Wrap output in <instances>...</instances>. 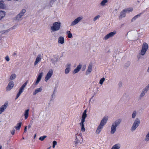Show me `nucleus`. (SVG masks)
Instances as JSON below:
<instances>
[{
  "instance_id": "obj_1",
  "label": "nucleus",
  "mask_w": 149,
  "mask_h": 149,
  "mask_svg": "<svg viewBox=\"0 0 149 149\" xmlns=\"http://www.w3.org/2000/svg\"><path fill=\"white\" fill-rule=\"evenodd\" d=\"M121 121V119H118L113 122L111 127V133L112 134L114 133L116 131V127L119 125Z\"/></svg>"
},
{
  "instance_id": "obj_2",
  "label": "nucleus",
  "mask_w": 149,
  "mask_h": 149,
  "mask_svg": "<svg viewBox=\"0 0 149 149\" xmlns=\"http://www.w3.org/2000/svg\"><path fill=\"white\" fill-rule=\"evenodd\" d=\"M61 23L60 22H55L53 23V26L51 27V29L53 31L59 30L60 28Z\"/></svg>"
},
{
  "instance_id": "obj_3",
  "label": "nucleus",
  "mask_w": 149,
  "mask_h": 149,
  "mask_svg": "<svg viewBox=\"0 0 149 149\" xmlns=\"http://www.w3.org/2000/svg\"><path fill=\"white\" fill-rule=\"evenodd\" d=\"M140 123V120L138 118H136L134 121L131 128V130L132 132L134 131L138 127Z\"/></svg>"
},
{
  "instance_id": "obj_4",
  "label": "nucleus",
  "mask_w": 149,
  "mask_h": 149,
  "mask_svg": "<svg viewBox=\"0 0 149 149\" xmlns=\"http://www.w3.org/2000/svg\"><path fill=\"white\" fill-rule=\"evenodd\" d=\"M148 45L146 43L144 42L143 43L140 53L141 55L143 56L145 55L148 48Z\"/></svg>"
},
{
  "instance_id": "obj_5",
  "label": "nucleus",
  "mask_w": 149,
  "mask_h": 149,
  "mask_svg": "<svg viewBox=\"0 0 149 149\" xmlns=\"http://www.w3.org/2000/svg\"><path fill=\"white\" fill-rule=\"evenodd\" d=\"M53 71L51 69L47 73L45 78V80L47 82L49 79H50L52 75Z\"/></svg>"
},
{
  "instance_id": "obj_6",
  "label": "nucleus",
  "mask_w": 149,
  "mask_h": 149,
  "mask_svg": "<svg viewBox=\"0 0 149 149\" xmlns=\"http://www.w3.org/2000/svg\"><path fill=\"white\" fill-rule=\"evenodd\" d=\"M25 12L26 10H22L15 17V20H20Z\"/></svg>"
},
{
  "instance_id": "obj_7",
  "label": "nucleus",
  "mask_w": 149,
  "mask_h": 149,
  "mask_svg": "<svg viewBox=\"0 0 149 149\" xmlns=\"http://www.w3.org/2000/svg\"><path fill=\"white\" fill-rule=\"evenodd\" d=\"M116 33V31L111 32L106 35L104 38V39L107 40L109 38L113 37Z\"/></svg>"
},
{
  "instance_id": "obj_8",
  "label": "nucleus",
  "mask_w": 149,
  "mask_h": 149,
  "mask_svg": "<svg viewBox=\"0 0 149 149\" xmlns=\"http://www.w3.org/2000/svg\"><path fill=\"white\" fill-rule=\"evenodd\" d=\"M82 19V17H77L74 21H72L70 25L71 26H74L78 23Z\"/></svg>"
},
{
  "instance_id": "obj_9",
  "label": "nucleus",
  "mask_w": 149,
  "mask_h": 149,
  "mask_svg": "<svg viewBox=\"0 0 149 149\" xmlns=\"http://www.w3.org/2000/svg\"><path fill=\"white\" fill-rule=\"evenodd\" d=\"M42 56L40 54H39L36 58V61L34 63V65H36L37 63L41 61Z\"/></svg>"
},
{
  "instance_id": "obj_10",
  "label": "nucleus",
  "mask_w": 149,
  "mask_h": 149,
  "mask_svg": "<svg viewBox=\"0 0 149 149\" xmlns=\"http://www.w3.org/2000/svg\"><path fill=\"white\" fill-rule=\"evenodd\" d=\"M14 85V82L13 81H10L8 84L6 88V91H9L11 90Z\"/></svg>"
},
{
  "instance_id": "obj_11",
  "label": "nucleus",
  "mask_w": 149,
  "mask_h": 149,
  "mask_svg": "<svg viewBox=\"0 0 149 149\" xmlns=\"http://www.w3.org/2000/svg\"><path fill=\"white\" fill-rule=\"evenodd\" d=\"M71 66V64L69 63L67 64L66 65V68L65 70V74H68L70 71Z\"/></svg>"
},
{
  "instance_id": "obj_12",
  "label": "nucleus",
  "mask_w": 149,
  "mask_h": 149,
  "mask_svg": "<svg viewBox=\"0 0 149 149\" xmlns=\"http://www.w3.org/2000/svg\"><path fill=\"white\" fill-rule=\"evenodd\" d=\"M128 10L129 12H131L132 10H123V11L120 13L119 18L121 19L122 18L125 17V13H126L127 11Z\"/></svg>"
},
{
  "instance_id": "obj_13",
  "label": "nucleus",
  "mask_w": 149,
  "mask_h": 149,
  "mask_svg": "<svg viewBox=\"0 0 149 149\" xmlns=\"http://www.w3.org/2000/svg\"><path fill=\"white\" fill-rule=\"evenodd\" d=\"M108 119V117L107 116H104L101 121L100 124L104 126L107 122Z\"/></svg>"
},
{
  "instance_id": "obj_14",
  "label": "nucleus",
  "mask_w": 149,
  "mask_h": 149,
  "mask_svg": "<svg viewBox=\"0 0 149 149\" xmlns=\"http://www.w3.org/2000/svg\"><path fill=\"white\" fill-rule=\"evenodd\" d=\"M8 102H6L3 105L1 106L0 108V114L3 112L4 111V110L8 106Z\"/></svg>"
},
{
  "instance_id": "obj_15",
  "label": "nucleus",
  "mask_w": 149,
  "mask_h": 149,
  "mask_svg": "<svg viewBox=\"0 0 149 149\" xmlns=\"http://www.w3.org/2000/svg\"><path fill=\"white\" fill-rule=\"evenodd\" d=\"M104 126L103 125L100 124V125L98 127L96 131V133L97 134H98L100 133V132L102 130Z\"/></svg>"
},
{
  "instance_id": "obj_16",
  "label": "nucleus",
  "mask_w": 149,
  "mask_h": 149,
  "mask_svg": "<svg viewBox=\"0 0 149 149\" xmlns=\"http://www.w3.org/2000/svg\"><path fill=\"white\" fill-rule=\"evenodd\" d=\"M82 66V65L79 64L73 71V72L75 74L77 73L80 70Z\"/></svg>"
},
{
  "instance_id": "obj_17",
  "label": "nucleus",
  "mask_w": 149,
  "mask_h": 149,
  "mask_svg": "<svg viewBox=\"0 0 149 149\" xmlns=\"http://www.w3.org/2000/svg\"><path fill=\"white\" fill-rule=\"evenodd\" d=\"M92 63H90L88 67L87 70L86 72V74L87 75L89 74L92 71Z\"/></svg>"
},
{
  "instance_id": "obj_18",
  "label": "nucleus",
  "mask_w": 149,
  "mask_h": 149,
  "mask_svg": "<svg viewBox=\"0 0 149 149\" xmlns=\"http://www.w3.org/2000/svg\"><path fill=\"white\" fill-rule=\"evenodd\" d=\"M42 87H40L39 88H37L35 90V91L33 92V95H36L37 93L39 92H40L42 91Z\"/></svg>"
},
{
  "instance_id": "obj_19",
  "label": "nucleus",
  "mask_w": 149,
  "mask_h": 149,
  "mask_svg": "<svg viewBox=\"0 0 149 149\" xmlns=\"http://www.w3.org/2000/svg\"><path fill=\"white\" fill-rule=\"evenodd\" d=\"M58 42L61 44H63L64 42V38L63 37L60 36L58 38Z\"/></svg>"
},
{
  "instance_id": "obj_20",
  "label": "nucleus",
  "mask_w": 149,
  "mask_h": 149,
  "mask_svg": "<svg viewBox=\"0 0 149 149\" xmlns=\"http://www.w3.org/2000/svg\"><path fill=\"white\" fill-rule=\"evenodd\" d=\"M143 13H140L137 15H135V16H134L132 19L131 20V22H132L135 21L137 18L139 17Z\"/></svg>"
},
{
  "instance_id": "obj_21",
  "label": "nucleus",
  "mask_w": 149,
  "mask_h": 149,
  "mask_svg": "<svg viewBox=\"0 0 149 149\" xmlns=\"http://www.w3.org/2000/svg\"><path fill=\"white\" fill-rule=\"evenodd\" d=\"M5 15V12L2 10L0 11V20Z\"/></svg>"
},
{
  "instance_id": "obj_22",
  "label": "nucleus",
  "mask_w": 149,
  "mask_h": 149,
  "mask_svg": "<svg viewBox=\"0 0 149 149\" xmlns=\"http://www.w3.org/2000/svg\"><path fill=\"white\" fill-rule=\"evenodd\" d=\"M29 111V109H27L24 112V116H25V119H27L28 117Z\"/></svg>"
},
{
  "instance_id": "obj_23",
  "label": "nucleus",
  "mask_w": 149,
  "mask_h": 149,
  "mask_svg": "<svg viewBox=\"0 0 149 149\" xmlns=\"http://www.w3.org/2000/svg\"><path fill=\"white\" fill-rule=\"evenodd\" d=\"M22 125V123L19 122L17 123L15 127L17 130H19L20 129Z\"/></svg>"
},
{
  "instance_id": "obj_24",
  "label": "nucleus",
  "mask_w": 149,
  "mask_h": 149,
  "mask_svg": "<svg viewBox=\"0 0 149 149\" xmlns=\"http://www.w3.org/2000/svg\"><path fill=\"white\" fill-rule=\"evenodd\" d=\"M120 147V146L119 144H116L112 147L111 149H119Z\"/></svg>"
},
{
  "instance_id": "obj_25",
  "label": "nucleus",
  "mask_w": 149,
  "mask_h": 149,
  "mask_svg": "<svg viewBox=\"0 0 149 149\" xmlns=\"http://www.w3.org/2000/svg\"><path fill=\"white\" fill-rule=\"evenodd\" d=\"M5 8V5L3 1H0V9H4Z\"/></svg>"
},
{
  "instance_id": "obj_26",
  "label": "nucleus",
  "mask_w": 149,
  "mask_h": 149,
  "mask_svg": "<svg viewBox=\"0 0 149 149\" xmlns=\"http://www.w3.org/2000/svg\"><path fill=\"white\" fill-rule=\"evenodd\" d=\"M58 58H56L55 57L54 58L51 59V61L52 63L55 65V64L58 61Z\"/></svg>"
},
{
  "instance_id": "obj_27",
  "label": "nucleus",
  "mask_w": 149,
  "mask_h": 149,
  "mask_svg": "<svg viewBox=\"0 0 149 149\" xmlns=\"http://www.w3.org/2000/svg\"><path fill=\"white\" fill-rule=\"evenodd\" d=\"M67 34L68 35V37L69 38H72V33H71V32L69 31H67L66 32Z\"/></svg>"
},
{
  "instance_id": "obj_28",
  "label": "nucleus",
  "mask_w": 149,
  "mask_h": 149,
  "mask_svg": "<svg viewBox=\"0 0 149 149\" xmlns=\"http://www.w3.org/2000/svg\"><path fill=\"white\" fill-rule=\"evenodd\" d=\"M56 88H55L54 89V91L53 92V93L52 95L51 100H53L54 99L55 96V94L56 93Z\"/></svg>"
},
{
  "instance_id": "obj_29",
  "label": "nucleus",
  "mask_w": 149,
  "mask_h": 149,
  "mask_svg": "<svg viewBox=\"0 0 149 149\" xmlns=\"http://www.w3.org/2000/svg\"><path fill=\"white\" fill-rule=\"evenodd\" d=\"M43 72L40 73L38 75L37 79L40 80L42 76Z\"/></svg>"
},
{
  "instance_id": "obj_30",
  "label": "nucleus",
  "mask_w": 149,
  "mask_h": 149,
  "mask_svg": "<svg viewBox=\"0 0 149 149\" xmlns=\"http://www.w3.org/2000/svg\"><path fill=\"white\" fill-rule=\"evenodd\" d=\"M16 77V75L15 74H12L10 76V79L11 80H13Z\"/></svg>"
},
{
  "instance_id": "obj_31",
  "label": "nucleus",
  "mask_w": 149,
  "mask_h": 149,
  "mask_svg": "<svg viewBox=\"0 0 149 149\" xmlns=\"http://www.w3.org/2000/svg\"><path fill=\"white\" fill-rule=\"evenodd\" d=\"M136 114L137 113L136 111H134L132 114V118H135L136 115Z\"/></svg>"
},
{
  "instance_id": "obj_32",
  "label": "nucleus",
  "mask_w": 149,
  "mask_h": 149,
  "mask_svg": "<svg viewBox=\"0 0 149 149\" xmlns=\"http://www.w3.org/2000/svg\"><path fill=\"white\" fill-rule=\"evenodd\" d=\"M105 79L104 77L101 78L100 80L99 83L100 84L102 85L103 84V82L105 81Z\"/></svg>"
},
{
  "instance_id": "obj_33",
  "label": "nucleus",
  "mask_w": 149,
  "mask_h": 149,
  "mask_svg": "<svg viewBox=\"0 0 149 149\" xmlns=\"http://www.w3.org/2000/svg\"><path fill=\"white\" fill-rule=\"evenodd\" d=\"M80 125L81 126V130L82 132H85V129L84 128V124H80Z\"/></svg>"
},
{
  "instance_id": "obj_34",
  "label": "nucleus",
  "mask_w": 149,
  "mask_h": 149,
  "mask_svg": "<svg viewBox=\"0 0 149 149\" xmlns=\"http://www.w3.org/2000/svg\"><path fill=\"white\" fill-rule=\"evenodd\" d=\"M107 2V0H103L100 3V4L102 6L104 5Z\"/></svg>"
},
{
  "instance_id": "obj_35",
  "label": "nucleus",
  "mask_w": 149,
  "mask_h": 149,
  "mask_svg": "<svg viewBox=\"0 0 149 149\" xmlns=\"http://www.w3.org/2000/svg\"><path fill=\"white\" fill-rule=\"evenodd\" d=\"M130 61H127L125 63V66L128 67L130 64Z\"/></svg>"
},
{
  "instance_id": "obj_36",
  "label": "nucleus",
  "mask_w": 149,
  "mask_h": 149,
  "mask_svg": "<svg viewBox=\"0 0 149 149\" xmlns=\"http://www.w3.org/2000/svg\"><path fill=\"white\" fill-rule=\"evenodd\" d=\"M47 137V136H42L40 137L39 139V140H40L41 141H43L44 140V139Z\"/></svg>"
},
{
  "instance_id": "obj_37",
  "label": "nucleus",
  "mask_w": 149,
  "mask_h": 149,
  "mask_svg": "<svg viewBox=\"0 0 149 149\" xmlns=\"http://www.w3.org/2000/svg\"><path fill=\"white\" fill-rule=\"evenodd\" d=\"M57 143V142L56 141H54L52 142V147L53 148H54L55 147V146L56 145Z\"/></svg>"
},
{
  "instance_id": "obj_38",
  "label": "nucleus",
  "mask_w": 149,
  "mask_h": 149,
  "mask_svg": "<svg viewBox=\"0 0 149 149\" xmlns=\"http://www.w3.org/2000/svg\"><path fill=\"white\" fill-rule=\"evenodd\" d=\"M146 141H147L149 140V132L147 134L145 139Z\"/></svg>"
},
{
  "instance_id": "obj_39",
  "label": "nucleus",
  "mask_w": 149,
  "mask_h": 149,
  "mask_svg": "<svg viewBox=\"0 0 149 149\" xmlns=\"http://www.w3.org/2000/svg\"><path fill=\"white\" fill-rule=\"evenodd\" d=\"M24 90V88H23L21 86L20 88H19L18 92L22 93L23 91Z\"/></svg>"
},
{
  "instance_id": "obj_40",
  "label": "nucleus",
  "mask_w": 149,
  "mask_h": 149,
  "mask_svg": "<svg viewBox=\"0 0 149 149\" xmlns=\"http://www.w3.org/2000/svg\"><path fill=\"white\" fill-rule=\"evenodd\" d=\"M28 82V81H26V82L24 83L21 86L22 87L24 88L26 86Z\"/></svg>"
},
{
  "instance_id": "obj_41",
  "label": "nucleus",
  "mask_w": 149,
  "mask_h": 149,
  "mask_svg": "<svg viewBox=\"0 0 149 149\" xmlns=\"http://www.w3.org/2000/svg\"><path fill=\"white\" fill-rule=\"evenodd\" d=\"M87 116V115L86 113H83L82 115L81 116V118H83L85 119Z\"/></svg>"
},
{
  "instance_id": "obj_42",
  "label": "nucleus",
  "mask_w": 149,
  "mask_h": 149,
  "mask_svg": "<svg viewBox=\"0 0 149 149\" xmlns=\"http://www.w3.org/2000/svg\"><path fill=\"white\" fill-rule=\"evenodd\" d=\"M85 119L84 118H81V123H80V124H84V123L85 121Z\"/></svg>"
},
{
  "instance_id": "obj_43",
  "label": "nucleus",
  "mask_w": 149,
  "mask_h": 149,
  "mask_svg": "<svg viewBox=\"0 0 149 149\" xmlns=\"http://www.w3.org/2000/svg\"><path fill=\"white\" fill-rule=\"evenodd\" d=\"M100 17V16L99 15H97L95 16L93 19V20L94 21H96L97 19L98 18Z\"/></svg>"
},
{
  "instance_id": "obj_44",
  "label": "nucleus",
  "mask_w": 149,
  "mask_h": 149,
  "mask_svg": "<svg viewBox=\"0 0 149 149\" xmlns=\"http://www.w3.org/2000/svg\"><path fill=\"white\" fill-rule=\"evenodd\" d=\"M145 93L143 92L142 91V92L141 93L140 96V97H142L143 96H144L145 95Z\"/></svg>"
},
{
  "instance_id": "obj_45",
  "label": "nucleus",
  "mask_w": 149,
  "mask_h": 149,
  "mask_svg": "<svg viewBox=\"0 0 149 149\" xmlns=\"http://www.w3.org/2000/svg\"><path fill=\"white\" fill-rule=\"evenodd\" d=\"M40 81L39 80H38L37 79H36V81L34 84V85L35 86H36L37 84L39 83V82H40Z\"/></svg>"
},
{
  "instance_id": "obj_46",
  "label": "nucleus",
  "mask_w": 149,
  "mask_h": 149,
  "mask_svg": "<svg viewBox=\"0 0 149 149\" xmlns=\"http://www.w3.org/2000/svg\"><path fill=\"white\" fill-rule=\"evenodd\" d=\"M76 141H75V144H76L77 143H79V141L77 139V136H76Z\"/></svg>"
},
{
  "instance_id": "obj_47",
  "label": "nucleus",
  "mask_w": 149,
  "mask_h": 149,
  "mask_svg": "<svg viewBox=\"0 0 149 149\" xmlns=\"http://www.w3.org/2000/svg\"><path fill=\"white\" fill-rule=\"evenodd\" d=\"M86 68V65H83V67L82 68V71H84Z\"/></svg>"
},
{
  "instance_id": "obj_48",
  "label": "nucleus",
  "mask_w": 149,
  "mask_h": 149,
  "mask_svg": "<svg viewBox=\"0 0 149 149\" xmlns=\"http://www.w3.org/2000/svg\"><path fill=\"white\" fill-rule=\"evenodd\" d=\"M5 59L7 61H9L10 60V58L8 56L5 57Z\"/></svg>"
},
{
  "instance_id": "obj_49",
  "label": "nucleus",
  "mask_w": 149,
  "mask_h": 149,
  "mask_svg": "<svg viewBox=\"0 0 149 149\" xmlns=\"http://www.w3.org/2000/svg\"><path fill=\"white\" fill-rule=\"evenodd\" d=\"M15 130L14 129L11 131V134L12 135H13L15 134Z\"/></svg>"
},
{
  "instance_id": "obj_50",
  "label": "nucleus",
  "mask_w": 149,
  "mask_h": 149,
  "mask_svg": "<svg viewBox=\"0 0 149 149\" xmlns=\"http://www.w3.org/2000/svg\"><path fill=\"white\" fill-rule=\"evenodd\" d=\"M10 31V29H8L5 31H3L2 32H3V33H8Z\"/></svg>"
},
{
  "instance_id": "obj_51",
  "label": "nucleus",
  "mask_w": 149,
  "mask_h": 149,
  "mask_svg": "<svg viewBox=\"0 0 149 149\" xmlns=\"http://www.w3.org/2000/svg\"><path fill=\"white\" fill-rule=\"evenodd\" d=\"M118 86L119 87H120L122 86V83L121 82H120L118 83Z\"/></svg>"
},
{
  "instance_id": "obj_52",
  "label": "nucleus",
  "mask_w": 149,
  "mask_h": 149,
  "mask_svg": "<svg viewBox=\"0 0 149 149\" xmlns=\"http://www.w3.org/2000/svg\"><path fill=\"white\" fill-rule=\"evenodd\" d=\"M21 94V93L20 92H18L17 93L16 96H17V97L18 96L19 97L20 96V95Z\"/></svg>"
},
{
  "instance_id": "obj_53",
  "label": "nucleus",
  "mask_w": 149,
  "mask_h": 149,
  "mask_svg": "<svg viewBox=\"0 0 149 149\" xmlns=\"http://www.w3.org/2000/svg\"><path fill=\"white\" fill-rule=\"evenodd\" d=\"M27 130V126H25L24 129V132H26Z\"/></svg>"
},
{
  "instance_id": "obj_54",
  "label": "nucleus",
  "mask_w": 149,
  "mask_h": 149,
  "mask_svg": "<svg viewBox=\"0 0 149 149\" xmlns=\"http://www.w3.org/2000/svg\"><path fill=\"white\" fill-rule=\"evenodd\" d=\"M87 113V110L85 109L84 110V112H83V113Z\"/></svg>"
},
{
  "instance_id": "obj_55",
  "label": "nucleus",
  "mask_w": 149,
  "mask_h": 149,
  "mask_svg": "<svg viewBox=\"0 0 149 149\" xmlns=\"http://www.w3.org/2000/svg\"><path fill=\"white\" fill-rule=\"evenodd\" d=\"M147 72H148L149 73V66L148 67V68L147 70Z\"/></svg>"
},
{
  "instance_id": "obj_56",
  "label": "nucleus",
  "mask_w": 149,
  "mask_h": 149,
  "mask_svg": "<svg viewBox=\"0 0 149 149\" xmlns=\"http://www.w3.org/2000/svg\"><path fill=\"white\" fill-rule=\"evenodd\" d=\"M141 57V56H140V55H139V56H137V58H138V60H139V59H140V57Z\"/></svg>"
},
{
  "instance_id": "obj_57",
  "label": "nucleus",
  "mask_w": 149,
  "mask_h": 149,
  "mask_svg": "<svg viewBox=\"0 0 149 149\" xmlns=\"http://www.w3.org/2000/svg\"><path fill=\"white\" fill-rule=\"evenodd\" d=\"M31 127V125H29L28 126V128L29 129Z\"/></svg>"
},
{
  "instance_id": "obj_58",
  "label": "nucleus",
  "mask_w": 149,
  "mask_h": 149,
  "mask_svg": "<svg viewBox=\"0 0 149 149\" xmlns=\"http://www.w3.org/2000/svg\"><path fill=\"white\" fill-rule=\"evenodd\" d=\"M95 95V93H94V95L91 98V100L92 98H93V97H94V95Z\"/></svg>"
},
{
  "instance_id": "obj_59",
  "label": "nucleus",
  "mask_w": 149,
  "mask_h": 149,
  "mask_svg": "<svg viewBox=\"0 0 149 149\" xmlns=\"http://www.w3.org/2000/svg\"><path fill=\"white\" fill-rule=\"evenodd\" d=\"M18 97H18V96L17 97V96H16V97L15 99V100H16L18 98Z\"/></svg>"
},
{
  "instance_id": "obj_60",
  "label": "nucleus",
  "mask_w": 149,
  "mask_h": 149,
  "mask_svg": "<svg viewBox=\"0 0 149 149\" xmlns=\"http://www.w3.org/2000/svg\"><path fill=\"white\" fill-rule=\"evenodd\" d=\"M36 134H35V135H34V139H35V137H36Z\"/></svg>"
},
{
  "instance_id": "obj_61",
  "label": "nucleus",
  "mask_w": 149,
  "mask_h": 149,
  "mask_svg": "<svg viewBox=\"0 0 149 149\" xmlns=\"http://www.w3.org/2000/svg\"><path fill=\"white\" fill-rule=\"evenodd\" d=\"M51 1L53 2H54L56 0H51Z\"/></svg>"
},
{
  "instance_id": "obj_62",
  "label": "nucleus",
  "mask_w": 149,
  "mask_h": 149,
  "mask_svg": "<svg viewBox=\"0 0 149 149\" xmlns=\"http://www.w3.org/2000/svg\"><path fill=\"white\" fill-rule=\"evenodd\" d=\"M0 149H2V146L0 145Z\"/></svg>"
},
{
  "instance_id": "obj_63",
  "label": "nucleus",
  "mask_w": 149,
  "mask_h": 149,
  "mask_svg": "<svg viewBox=\"0 0 149 149\" xmlns=\"http://www.w3.org/2000/svg\"><path fill=\"white\" fill-rule=\"evenodd\" d=\"M12 28L13 29H14V26H13V27H12Z\"/></svg>"
},
{
  "instance_id": "obj_64",
  "label": "nucleus",
  "mask_w": 149,
  "mask_h": 149,
  "mask_svg": "<svg viewBox=\"0 0 149 149\" xmlns=\"http://www.w3.org/2000/svg\"><path fill=\"white\" fill-rule=\"evenodd\" d=\"M50 149V147L48 148H47V149Z\"/></svg>"
}]
</instances>
